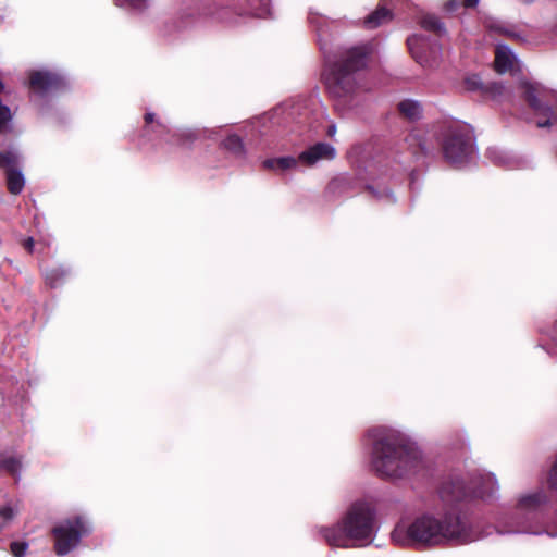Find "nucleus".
Returning a JSON list of instances; mask_svg holds the SVG:
<instances>
[{
	"mask_svg": "<svg viewBox=\"0 0 557 557\" xmlns=\"http://www.w3.org/2000/svg\"><path fill=\"white\" fill-rule=\"evenodd\" d=\"M392 540L403 546H437L467 543L473 539L457 509L450 507L399 522L392 532Z\"/></svg>",
	"mask_w": 557,
	"mask_h": 557,
	"instance_id": "f257e3e1",
	"label": "nucleus"
},
{
	"mask_svg": "<svg viewBox=\"0 0 557 557\" xmlns=\"http://www.w3.org/2000/svg\"><path fill=\"white\" fill-rule=\"evenodd\" d=\"M369 435L374 438L371 465L380 476L400 479L422 468L421 451L399 434L371 430Z\"/></svg>",
	"mask_w": 557,
	"mask_h": 557,
	"instance_id": "f03ea898",
	"label": "nucleus"
},
{
	"mask_svg": "<svg viewBox=\"0 0 557 557\" xmlns=\"http://www.w3.org/2000/svg\"><path fill=\"white\" fill-rule=\"evenodd\" d=\"M375 530L373 508L368 503L356 502L337 524L322 528L321 534L329 545L347 548L368 545L373 540Z\"/></svg>",
	"mask_w": 557,
	"mask_h": 557,
	"instance_id": "7ed1b4c3",
	"label": "nucleus"
},
{
	"mask_svg": "<svg viewBox=\"0 0 557 557\" xmlns=\"http://www.w3.org/2000/svg\"><path fill=\"white\" fill-rule=\"evenodd\" d=\"M369 50L366 46L347 50L325 77L329 91L336 98H345L358 87L356 72L364 66Z\"/></svg>",
	"mask_w": 557,
	"mask_h": 557,
	"instance_id": "20e7f679",
	"label": "nucleus"
},
{
	"mask_svg": "<svg viewBox=\"0 0 557 557\" xmlns=\"http://www.w3.org/2000/svg\"><path fill=\"white\" fill-rule=\"evenodd\" d=\"M498 491V483L493 473L479 472L475 474L467 486L462 480H455L443 484L441 488V497L445 502L459 500L472 493L480 498L492 497Z\"/></svg>",
	"mask_w": 557,
	"mask_h": 557,
	"instance_id": "39448f33",
	"label": "nucleus"
},
{
	"mask_svg": "<svg viewBox=\"0 0 557 557\" xmlns=\"http://www.w3.org/2000/svg\"><path fill=\"white\" fill-rule=\"evenodd\" d=\"M473 131L468 124L450 125L444 136L445 158L454 164H461L473 154Z\"/></svg>",
	"mask_w": 557,
	"mask_h": 557,
	"instance_id": "423d86ee",
	"label": "nucleus"
},
{
	"mask_svg": "<svg viewBox=\"0 0 557 557\" xmlns=\"http://www.w3.org/2000/svg\"><path fill=\"white\" fill-rule=\"evenodd\" d=\"M87 522L77 517L73 520H65L55 525L52 530L55 540V552L58 555H66L75 548L83 535L89 532Z\"/></svg>",
	"mask_w": 557,
	"mask_h": 557,
	"instance_id": "0eeeda50",
	"label": "nucleus"
},
{
	"mask_svg": "<svg viewBox=\"0 0 557 557\" xmlns=\"http://www.w3.org/2000/svg\"><path fill=\"white\" fill-rule=\"evenodd\" d=\"M522 94L533 111L534 122L537 127H550L557 123V115L545 101V90L542 86L529 82L521 84Z\"/></svg>",
	"mask_w": 557,
	"mask_h": 557,
	"instance_id": "6e6552de",
	"label": "nucleus"
},
{
	"mask_svg": "<svg viewBox=\"0 0 557 557\" xmlns=\"http://www.w3.org/2000/svg\"><path fill=\"white\" fill-rule=\"evenodd\" d=\"M18 163V156L14 152H0V168L7 170L8 188L11 194H20L25 185L24 175L16 169Z\"/></svg>",
	"mask_w": 557,
	"mask_h": 557,
	"instance_id": "1a4fd4ad",
	"label": "nucleus"
},
{
	"mask_svg": "<svg viewBox=\"0 0 557 557\" xmlns=\"http://www.w3.org/2000/svg\"><path fill=\"white\" fill-rule=\"evenodd\" d=\"M336 149L326 143H318L298 156L299 162L307 166H313L320 161H330L335 159Z\"/></svg>",
	"mask_w": 557,
	"mask_h": 557,
	"instance_id": "9d476101",
	"label": "nucleus"
},
{
	"mask_svg": "<svg viewBox=\"0 0 557 557\" xmlns=\"http://www.w3.org/2000/svg\"><path fill=\"white\" fill-rule=\"evenodd\" d=\"M62 78L47 71L34 72L30 75V87L37 92H45L52 89H57L62 85Z\"/></svg>",
	"mask_w": 557,
	"mask_h": 557,
	"instance_id": "9b49d317",
	"label": "nucleus"
},
{
	"mask_svg": "<svg viewBox=\"0 0 557 557\" xmlns=\"http://www.w3.org/2000/svg\"><path fill=\"white\" fill-rule=\"evenodd\" d=\"M516 62V57L505 45H498L495 51V69L498 73L510 71Z\"/></svg>",
	"mask_w": 557,
	"mask_h": 557,
	"instance_id": "f8f14e48",
	"label": "nucleus"
},
{
	"mask_svg": "<svg viewBox=\"0 0 557 557\" xmlns=\"http://www.w3.org/2000/svg\"><path fill=\"white\" fill-rule=\"evenodd\" d=\"M407 44L412 57L417 60V62L424 66L431 65L429 58L424 55V49L428 46L424 37L413 35L407 39Z\"/></svg>",
	"mask_w": 557,
	"mask_h": 557,
	"instance_id": "ddd939ff",
	"label": "nucleus"
},
{
	"mask_svg": "<svg viewBox=\"0 0 557 557\" xmlns=\"http://www.w3.org/2000/svg\"><path fill=\"white\" fill-rule=\"evenodd\" d=\"M547 500L543 492H535L532 494L523 495L518 500V509L521 511H533Z\"/></svg>",
	"mask_w": 557,
	"mask_h": 557,
	"instance_id": "4468645a",
	"label": "nucleus"
},
{
	"mask_svg": "<svg viewBox=\"0 0 557 557\" xmlns=\"http://www.w3.org/2000/svg\"><path fill=\"white\" fill-rule=\"evenodd\" d=\"M392 17L391 11L385 8H379L364 20V25L367 28L373 29L388 23Z\"/></svg>",
	"mask_w": 557,
	"mask_h": 557,
	"instance_id": "2eb2a0df",
	"label": "nucleus"
},
{
	"mask_svg": "<svg viewBox=\"0 0 557 557\" xmlns=\"http://www.w3.org/2000/svg\"><path fill=\"white\" fill-rule=\"evenodd\" d=\"M298 161L299 160L294 157H281L265 160L263 162V166L274 171H286L295 169L298 164Z\"/></svg>",
	"mask_w": 557,
	"mask_h": 557,
	"instance_id": "dca6fc26",
	"label": "nucleus"
},
{
	"mask_svg": "<svg viewBox=\"0 0 557 557\" xmlns=\"http://www.w3.org/2000/svg\"><path fill=\"white\" fill-rule=\"evenodd\" d=\"M400 113L408 120L416 121L422 115L421 104L411 99H406L398 104Z\"/></svg>",
	"mask_w": 557,
	"mask_h": 557,
	"instance_id": "f3484780",
	"label": "nucleus"
},
{
	"mask_svg": "<svg viewBox=\"0 0 557 557\" xmlns=\"http://www.w3.org/2000/svg\"><path fill=\"white\" fill-rule=\"evenodd\" d=\"M1 461H2V470H5L13 476L18 478L20 470L22 468V463H21L20 459L9 456V457H1Z\"/></svg>",
	"mask_w": 557,
	"mask_h": 557,
	"instance_id": "a211bd4d",
	"label": "nucleus"
},
{
	"mask_svg": "<svg viewBox=\"0 0 557 557\" xmlns=\"http://www.w3.org/2000/svg\"><path fill=\"white\" fill-rule=\"evenodd\" d=\"M223 146L228 151L235 153V154H243L244 153V144L242 139L237 135H230L224 141Z\"/></svg>",
	"mask_w": 557,
	"mask_h": 557,
	"instance_id": "6ab92c4d",
	"label": "nucleus"
},
{
	"mask_svg": "<svg viewBox=\"0 0 557 557\" xmlns=\"http://www.w3.org/2000/svg\"><path fill=\"white\" fill-rule=\"evenodd\" d=\"M421 26L426 30H433L441 34L444 28L440 20L434 15H425L421 20Z\"/></svg>",
	"mask_w": 557,
	"mask_h": 557,
	"instance_id": "aec40b11",
	"label": "nucleus"
},
{
	"mask_svg": "<svg viewBox=\"0 0 557 557\" xmlns=\"http://www.w3.org/2000/svg\"><path fill=\"white\" fill-rule=\"evenodd\" d=\"M17 510L12 506H4L0 509V530L7 527L15 517Z\"/></svg>",
	"mask_w": 557,
	"mask_h": 557,
	"instance_id": "412c9836",
	"label": "nucleus"
},
{
	"mask_svg": "<svg viewBox=\"0 0 557 557\" xmlns=\"http://www.w3.org/2000/svg\"><path fill=\"white\" fill-rule=\"evenodd\" d=\"M2 89H3V85L0 82V92L2 91ZM10 120H11L10 109L0 103V128H2L5 125V123Z\"/></svg>",
	"mask_w": 557,
	"mask_h": 557,
	"instance_id": "4be33fe9",
	"label": "nucleus"
},
{
	"mask_svg": "<svg viewBox=\"0 0 557 557\" xmlns=\"http://www.w3.org/2000/svg\"><path fill=\"white\" fill-rule=\"evenodd\" d=\"M27 550V544L22 542H13L11 544V552L14 557H23Z\"/></svg>",
	"mask_w": 557,
	"mask_h": 557,
	"instance_id": "5701e85b",
	"label": "nucleus"
},
{
	"mask_svg": "<svg viewBox=\"0 0 557 557\" xmlns=\"http://www.w3.org/2000/svg\"><path fill=\"white\" fill-rule=\"evenodd\" d=\"M488 158L493 160L496 164H504L506 162V157L502 151L497 149H488L487 151Z\"/></svg>",
	"mask_w": 557,
	"mask_h": 557,
	"instance_id": "b1692460",
	"label": "nucleus"
},
{
	"mask_svg": "<svg viewBox=\"0 0 557 557\" xmlns=\"http://www.w3.org/2000/svg\"><path fill=\"white\" fill-rule=\"evenodd\" d=\"M148 0H116L121 7L129 5L135 9L144 8Z\"/></svg>",
	"mask_w": 557,
	"mask_h": 557,
	"instance_id": "393cba45",
	"label": "nucleus"
},
{
	"mask_svg": "<svg viewBox=\"0 0 557 557\" xmlns=\"http://www.w3.org/2000/svg\"><path fill=\"white\" fill-rule=\"evenodd\" d=\"M465 84L469 90H476L480 89L482 86L480 78L475 75L467 77Z\"/></svg>",
	"mask_w": 557,
	"mask_h": 557,
	"instance_id": "a878e982",
	"label": "nucleus"
},
{
	"mask_svg": "<svg viewBox=\"0 0 557 557\" xmlns=\"http://www.w3.org/2000/svg\"><path fill=\"white\" fill-rule=\"evenodd\" d=\"M548 483L552 488H557V460L553 465L552 470L549 472Z\"/></svg>",
	"mask_w": 557,
	"mask_h": 557,
	"instance_id": "bb28decb",
	"label": "nucleus"
},
{
	"mask_svg": "<svg viewBox=\"0 0 557 557\" xmlns=\"http://www.w3.org/2000/svg\"><path fill=\"white\" fill-rule=\"evenodd\" d=\"M23 245L30 252L34 247V239L32 237H28Z\"/></svg>",
	"mask_w": 557,
	"mask_h": 557,
	"instance_id": "cd10ccee",
	"label": "nucleus"
},
{
	"mask_svg": "<svg viewBox=\"0 0 557 557\" xmlns=\"http://www.w3.org/2000/svg\"><path fill=\"white\" fill-rule=\"evenodd\" d=\"M502 90H503V86L497 85V84H494V85L491 87V91L493 92V95H494V96H496V95H500V94H502Z\"/></svg>",
	"mask_w": 557,
	"mask_h": 557,
	"instance_id": "c85d7f7f",
	"label": "nucleus"
},
{
	"mask_svg": "<svg viewBox=\"0 0 557 557\" xmlns=\"http://www.w3.org/2000/svg\"><path fill=\"white\" fill-rule=\"evenodd\" d=\"M479 3V0H463V5L466 8H474Z\"/></svg>",
	"mask_w": 557,
	"mask_h": 557,
	"instance_id": "c756f323",
	"label": "nucleus"
},
{
	"mask_svg": "<svg viewBox=\"0 0 557 557\" xmlns=\"http://www.w3.org/2000/svg\"><path fill=\"white\" fill-rule=\"evenodd\" d=\"M257 15L259 17L270 16L271 12H270V9L268 8V5L264 8V10L262 12L257 13Z\"/></svg>",
	"mask_w": 557,
	"mask_h": 557,
	"instance_id": "7c9ffc66",
	"label": "nucleus"
},
{
	"mask_svg": "<svg viewBox=\"0 0 557 557\" xmlns=\"http://www.w3.org/2000/svg\"><path fill=\"white\" fill-rule=\"evenodd\" d=\"M335 133H336V127H335V125H331V126H329V128H327V135L332 137V136H334V135H335Z\"/></svg>",
	"mask_w": 557,
	"mask_h": 557,
	"instance_id": "2f4dec72",
	"label": "nucleus"
},
{
	"mask_svg": "<svg viewBox=\"0 0 557 557\" xmlns=\"http://www.w3.org/2000/svg\"><path fill=\"white\" fill-rule=\"evenodd\" d=\"M153 116H154V115H153V113H147V114L145 115V121H146V123H147V124H148V123H151V122L153 121Z\"/></svg>",
	"mask_w": 557,
	"mask_h": 557,
	"instance_id": "473e14b6",
	"label": "nucleus"
},
{
	"mask_svg": "<svg viewBox=\"0 0 557 557\" xmlns=\"http://www.w3.org/2000/svg\"><path fill=\"white\" fill-rule=\"evenodd\" d=\"M507 532H525V530L515 529V530H508Z\"/></svg>",
	"mask_w": 557,
	"mask_h": 557,
	"instance_id": "72a5a7b5",
	"label": "nucleus"
},
{
	"mask_svg": "<svg viewBox=\"0 0 557 557\" xmlns=\"http://www.w3.org/2000/svg\"><path fill=\"white\" fill-rule=\"evenodd\" d=\"M523 3H527V4H531L533 3L535 0H521Z\"/></svg>",
	"mask_w": 557,
	"mask_h": 557,
	"instance_id": "f704fd0d",
	"label": "nucleus"
},
{
	"mask_svg": "<svg viewBox=\"0 0 557 557\" xmlns=\"http://www.w3.org/2000/svg\"><path fill=\"white\" fill-rule=\"evenodd\" d=\"M47 280H49L50 283L53 284L52 278L49 275H47Z\"/></svg>",
	"mask_w": 557,
	"mask_h": 557,
	"instance_id": "c9c22d12",
	"label": "nucleus"
}]
</instances>
